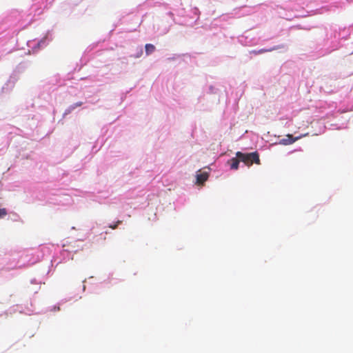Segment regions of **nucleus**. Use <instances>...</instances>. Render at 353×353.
<instances>
[{
    "mask_svg": "<svg viewBox=\"0 0 353 353\" xmlns=\"http://www.w3.org/2000/svg\"><path fill=\"white\" fill-rule=\"evenodd\" d=\"M236 157L243 162L246 165L250 166L253 163L260 164L259 155L258 152L243 153L237 152L236 153Z\"/></svg>",
    "mask_w": 353,
    "mask_h": 353,
    "instance_id": "obj_1",
    "label": "nucleus"
},
{
    "mask_svg": "<svg viewBox=\"0 0 353 353\" xmlns=\"http://www.w3.org/2000/svg\"><path fill=\"white\" fill-rule=\"evenodd\" d=\"M307 134H303V135H301L299 137H293V136L292 134H288L286 137H287V139H283L281 141V143L284 144V145H290V144H292L293 143H294L295 141H296L297 140L300 139L301 138L306 136Z\"/></svg>",
    "mask_w": 353,
    "mask_h": 353,
    "instance_id": "obj_2",
    "label": "nucleus"
},
{
    "mask_svg": "<svg viewBox=\"0 0 353 353\" xmlns=\"http://www.w3.org/2000/svg\"><path fill=\"white\" fill-rule=\"evenodd\" d=\"M208 174L207 172H202L196 174V183L198 184H203L208 180Z\"/></svg>",
    "mask_w": 353,
    "mask_h": 353,
    "instance_id": "obj_3",
    "label": "nucleus"
},
{
    "mask_svg": "<svg viewBox=\"0 0 353 353\" xmlns=\"http://www.w3.org/2000/svg\"><path fill=\"white\" fill-rule=\"evenodd\" d=\"M240 159H239L236 157L235 158L231 159L228 163H230V168L232 170H237L239 168Z\"/></svg>",
    "mask_w": 353,
    "mask_h": 353,
    "instance_id": "obj_4",
    "label": "nucleus"
},
{
    "mask_svg": "<svg viewBox=\"0 0 353 353\" xmlns=\"http://www.w3.org/2000/svg\"><path fill=\"white\" fill-rule=\"evenodd\" d=\"M145 53L147 55L152 54L155 50V46L153 44L148 43L145 46Z\"/></svg>",
    "mask_w": 353,
    "mask_h": 353,
    "instance_id": "obj_5",
    "label": "nucleus"
},
{
    "mask_svg": "<svg viewBox=\"0 0 353 353\" xmlns=\"http://www.w3.org/2000/svg\"><path fill=\"white\" fill-rule=\"evenodd\" d=\"M7 214V211L5 208L0 209V219L4 217Z\"/></svg>",
    "mask_w": 353,
    "mask_h": 353,
    "instance_id": "obj_6",
    "label": "nucleus"
},
{
    "mask_svg": "<svg viewBox=\"0 0 353 353\" xmlns=\"http://www.w3.org/2000/svg\"><path fill=\"white\" fill-rule=\"evenodd\" d=\"M121 223V221H118L116 224L110 225V228L112 229H116L117 228L118 225L120 224Z\"/></svg>",
    "mask_w": 353,
    "mask_h": 353,
    "instance_id": "obj_7",
    "label": "nucleus"
},
{
    "mask_svg": "<svg viewBox=\"0 0 353 353\" xmlns=\"http://www.w3.org/2000/svg\"><path fill=\"white\" fill-rule=\"evenodd\" d=\"M268 50H265V49H261L260 50H259L258 52L256 51H253V52L254 54H258V53H263V52H268Z\"/></svg>",
    "mask_w": 353,
    "mask_h": 353,
    "instance_id": "obj_8",
    "label": "nucleus"
},
{
    "mask_svg": "<svg viewBox=\"0 0 353 353\" xmlns=\"http://www.w3.org/2000/svg\"><path fill=\"white\" fill-rule=\"evenodd\" d=\"M82 105V102H79V103H77L72 108H74L75 107H77V106H81Z\"/></svg>",
    "mask_w": 353,
    "mask_h": 353,
    "instance_id": "obj_9",
    "label": "nucleus"
}]
</instances>
